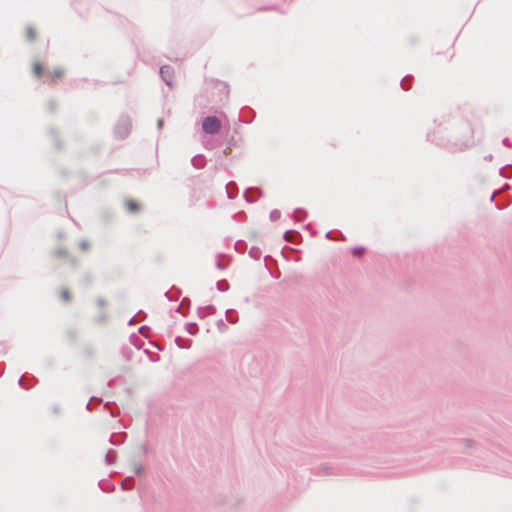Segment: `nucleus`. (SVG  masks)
Returning a JSON list of instances; mask_svg holds the SVG:
<instances>
[{"instance_id": "1", "label": "nucleus", "mask_w": 512, "mask_h": 512, "mask_svg": "<svg viewBox=\"0 0 512 512\" xmlns=\"http://www.w3.org/2000/svg\"><path fill=\"white\" fill-rule=\"evenodd\" d=\"M220 127V120L214 116L206 117L202 122V128L208 134L217 133L220 130Z\"/></svg>"}, {"instance_id": "2", "label": "nucleus", "mask_w": 512, "mask_h": 512, "mask_svg": "<svg viewBox=\"0 0 512 512\" xmlns=\"http://www.w3.org/2000/svg\"><path fill=\"white\" fill-rule=\"evenodd\" d=\"M63 75L64 70L62 68H55L54 70L47 72L45 74V78L47 81L54 83L60 78H62Z\"/></svg>"}, {"instance_id": "3", "label": "nucleus", "mask_w": 512, "mask_h": 512, "mask_svg": "<svg viewBox=\"0 0 512 512\" xmlns=\"http://www.w3.org/2000/svg\"><path fill=\"white\" fill-rule=\"evenodd\" d=\"M32 70H33L34 75L37 78H41V77L45 76L44 71H43V66L39 61H36L33 63Z\"/></svg>"}, {"instance_id": "4", "label": "nucleus", "mask_w": 512, "mask_h": 512, "mask_svg": "<svg viewBox=\"0 0 512 512\" xmlns=\"http://www.w3.org/2000/svg\"><path fill=\"white\" fill-rule=\"evenodd\" d=\"M125 205L127 209L131 212H137L140 209L139 204L134 200H127L125 202Z\"/></svg>"}, {"instance_id": "5", "label": "nucleus", "mask_w": 512, "mask_h": 512, "mask_svg": "<svg viewBox=\"0 0 512 512\" xmlns=\"http://www.w3.org/2000/svg\"><path fill=\"white\" fill-rule=\"evenodd\" d=\"M26 35L30 41L34 40L36 37V33L33 28H27Z\"/></svg>"}, {"instance_id": "6", "label": "nucleus", "mask_w": 512, "mask_h": 512, "mask_svg": "<svg viewBox=\"0 0 512 512\" xmlns=\"http://www.w3.org/2000/svg\"><path fill=\"white\" fill-rule=\"evenodd\" d=\"M61 297H62V299H63V300H65V301H69V300H70V298H71L70 293H69V291H68V290H63V291L61 292Z\"/></svg>"}, {"instance_id": "7", "label": "nucleus", "mask_w": 512, "mask_h": 512, "mask_svg": "<svg viewBox=\"0 0 512 512\" xmlns=\"http://www.w3.org/2000/svg\"><path fill=\"white\" fill-rule=\"evenodd\" d=\"M90 244L87 242V241H82L80 243V247L83 249V250H87L89 248Z\"/></svg>"}, {"instance_id": "8", "label": "nucleus", "mask_w": 512, "mask_h": 512, "mask_svg": "<svg viewBox=\"0 0 512 512\" xmlns=\"http://www.w3.org/2000/svg\"><path fill=\"white\" fill-rule=\"evenodd\" d=\"M158 125H159V127H161L163 125V121L159 120Z\"/></svg>"}]
</instances>
